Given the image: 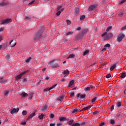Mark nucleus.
<instances>
[{
    "instance_id": "25",
    "label": "nucleus",
    "mask_w": 126,
    "mask_h": 126,
    "mask_svg": "<svg viewBox=\"0 0 126 126\" xmlns=\"http://www.w3.org/2000/svg\"><path fill=\"white\" fill-rule=\"evenodd\" d=\"M116 106L118 108H120L121 107V106H122V103H121V102H118L117 103Z\"/></svg>"
},
{
    "instance_id": "31",
    "label": "nucleus",
    "mask_w": 126,
    "mask_h": 126,
    "mask_svg": "<svg viewBox=\"0 0 126 126\" xmlns=\"http://www.w3.org/2000/svg\"><path fill=\"white\" fill-rule=\"evenodd\" d=\"M83 19H85V15H82V16L80 17V20L81 21L83 20Z\"/></svg>"
},
{
    "instance_id": "19",
    "label": "nucleus",
    "mask_w": 126,
    "mask_h": 126,
    "mask_svg": "<svg viewBox=\"0 0 126 126\" xmlns=\"http://www.w3.org/2000/svg\"><path fill=\"white\" fill-rule=\"evenodd\" d=\"M74 122V120H72L70 121H69L67 123V124L69 125V126H71L72 125V124H73V122Z\"/></svg>"
},
{
    "instance_id": "50",
    "label": "nucleus",
    "mask_w": 126,
    "mask_h": 126,
    "mask_svg": "<svg viewBox=\"0 0 126 126\" xmlns=\"http://www.w3.org/2000/svg\"><path fill=\"white\" fill-rule=\"evenodd\" d=\"M106 35H107V32H104V33H103L101 36H102V37H105V36H106Z\"/></svg>"
},
{
    "instance_id": "28",
    "label": "nucleus",
    "mask_w": 126,
    "mask_h": 126,
    "mask_svg": "<svg viewBox=\"0 0 126 126\" xmlns=\"http://www.w3.org/2000/svg\"><path fill=\"white\" fill-rule=\"evenodd\" d=\"M23 116H26L27 115V111L24 110L22 113Z\"/></svg>"
},
{
    "instance_id": "62",
    "label": "nucleus",
    "mask_w": 126,
    "mask_h": 126,
    "mask_svg": "<svg viewBox=\"0 0 126 126\" xmlns=\"http://www.w3.org/2000/svg\"><path fill=\"white\" fill-rule=\"evenodd\" d=\"M3 30H4L3 28H0V32H1L2 31H3Z\"/></svg>"
},
{
    "instance_id": "24",
    "label": "nucleus",
    "mask_w": 126,
    "mask_h": 126,
    "mask_svg": "<svg viewBox=\"0 0 126 126\" xmlns=\"http://www.w3.org/2000/svg\"><path fill=\"white\" fill-rule=\"evenodd\" d=\"M72 34H73V32H68L65 35L66 36H68V35H72Z\"/></svg>"
},
{
    "instance_id": "9",
    "label": "nucleus",
    "mask_w": 126,
    "mask_h": 126,
    "mask_svg": "<svg viewBox=\"0 0 126 126\" xmlns=\"http://www.w3.org/2000/svg\"><path fill=\"white\" fill-rule=\"evenodd\" d=\"M56 86H57V84H55V85L52 86L50 88H47L45 89L44 91L45 92H47L48 91H50V90H52V89H54V88H55V87H56Z\"/></svg>"
},
{
    "instance_id": "10",
    "label": "nucleus",
    "mask_w": 126,
    "mask_h": 126,
    "mask_svg": "<svg viewBox=\"0 0 126 126\" xmlns=\"http://www.w3.org/2000/svg\"><path fill=\"white\" fill-rule=\"evenodd\" d=\"M113 37V33L112 32L108 33L105 36V39L106 40H109L110 38H112Z\"/></svg>"
},
{
    "instance_id": "22",
    "label": "nucleus",
    "mask_w": 126,
    "mask_h": 126,
    "mask_svg": "<svg viewBox=\"0 0 126 126\" xmlns=\"http://www.w3.org/2000/svg\"><path fill=\"white\" fill-rule=\"evenodd\" d=\"M74 57H75L74 54H70L67 59H72Z\"/></svg>"
},
{
    "instance_id": "1",
    "label": "nucleus",
    "mask_w": 126,
    "mask_h": 126,
    "mask_svg": "<svg viewBox=\"0 0 126 126\" xmlns=\"http://www.w3.org/2000/svg\"><path fill=\"white\" fill-rule=\"evenodd\" d=\"M55 62H56V60H52L48 63V64H50L51 67L54 68L60 67V64H59L58 63H55Z\"/></svg>"
},
{
    "instance_id": "56",
    "label": "nucleus",
    "mask_w": 126,
    "mask_h": 126,
    "mask_svg": "<svg viewBox=\"0 0 126 126\" xmlns=\"http://www.w3.org/2000/svg\"><path fill=\"white\" fill-rule=\"evenodd\" d=\"M77 31H80L81 30V27H79L77 29Z\"/></svg>"
},
{
    "instance_id": "29",
    "label": "nucleus",
    "mask_w": 126,
    "mask_h": 126,
    "mask_svg": "<svg viewBox=\"0 0 126 126\" xmlns=\"http://www.w3.org/2000/svg\"><path fill=\"white\" fill-rule=\"evenodd\" d=\"M31 60H32V58H31V57L28 58L26 60V63H29V62H30V61H31Z\"/></svg>"
},
{
    "instance_id": "55",
    "label": "nucleus",
    "mask_w": 126,
    "mask_h": 126,
    "mask_svg": "<svg viewBox=\"0 0 126 126\" xmlns=\"http://www.w3.org/2000/svg\"><path fill=\"white\" fill-rule=\"evenodd\" d=\"M66 79L65 78H63V79L61 80V82H64V81H65Z\"/></svg>"
},
{
    "instance_id": "42",
    "label": "nucleus",
    "mask_w": 126,
    "mask_h": 126,
    "mask_svg": "<svg viewBox=\"0 0 126 126\" xmlns=\"http://www.w3.org/2000/svg\"><path fill=\"white\" fill-rule=\"evenodd\" d=\"M81 37H80V36L79 35H77V36H76V39L77 40H79V39H81Z\"/></svg>"
},
{
    "instance_id": "6",
    "label": "nucleus",
    "mask_w": 126,
    "mask_h": 126,
    "mask_svg": "<svg viewBox=\"0 0 126 126\" xmlns=\"http://www.w3.org/2000/svg\"><path fill=\"white\" fill-rule=\"evenodd\" d=\"M86 97V94H78L76 96L77 99H78L79 100H81V99H84Z\"/></svg>"
},
{
    "instance_id": "58",
    "label": "nucleus",
    "mask_w": 126,
    "mask_h": 126,
    "mask_svg": "<svg viewBox=\"0 0 126 126\" xmlns=\"http://www.w3.org/2000/svg\"><path fill=\"white\" fill-rule=\"evenodd\" d=\"M56 126V124L53 123V124H50V126Z\"/></svg>"
},
{
    "instance_id": "38",
    "label": "nucleus",
    "mask_w": 126,
    "mask_h": 126,
    "mask_svg": "<svg viewBox=\"0 0 126 126\" xmlns=\"http://www.w3.org/2000/svg\"><path fill=\"white\" fill-rule=\"evenodd\" d=\"M61 13H62V11H59L56 13V15H57V16H60V15H61Z\"/></svg>"
},
{
    "instance_id": "63",
    "label": "nucleus",
    "mask_w": 126,
    "mask_h": 126,
    "mask_svg": "<svg viewBox=\"0 0 126 126\" xmlns=\"http://www.w3.org/2000/svg\"><path fill=\"white\" fill-rule=\"evenodd\" d=\"M62 125H63V124H62V123H59V124H57V126H62Z\"/></svg>"
},
{
    "instance_id": "59",
    "label": "nucleus",
    "mask_w": 126,
    "mask_h": 126,
    "mask_svg": "<svg viewBox=\"0 0 126 126\" xmlns=\"http://www.w3.org/2000/svg\"><path fill=\"white\" fill-rule=\"evenodd\" d=\"M90 89H93V88H94V86H93V85H90Z\"/></svg>"
},
{
    "instance_id": "3",
    "label": "nucleus",
    "mask_w": 126,
    "mask_h": 126,
    "mask_svg": "<svg viewBox=\"0 0 126 126\" xmlns=\"http://www.w3.org/2000/svg\"><path fill=\"white\" fill-rule=\"evenodd\" d=\"M28 71H29V70L25 71L24 72H23L19 74L18 76L16 77V80H19V79H21V77H22V76L24 75V74H25V73H27V72H28Z\"/></svg>"
},
{
    "instance_id": "15",
    "label": "nucleus",
    "mask_w": 126,
    "mask_h": 126,
    "mask_svg": "<svg viewBox=\"0 0 126 126\" xmlns=\"http://www.w3.org/2000/svg\"><path fill=\"white\" fill-rule=\"evenodd\" d=\"M34 116H35V112L33 113L32 114L30 115V116L27 119V121H29L30 120H31V119H32L33 117H34Z\"/></svg>"
},
{
    "instance_id": "13",
    "label": "nucleus",
    "mask_w": 126,
    "mask_h": 126,
    "mask_svg": "<svg viewBox=\"0 0 126 126\" xmlns=\"http://www.w3.org/2000/svg\"><path fill=\"white\" fill-rule=\"evenodd\" d=\"M92 107V105H89L87 107H84V108H83L81 110V111H86L87 110H89V109H91V107Z\"/></svg>"
},
{
    "instance_id": "53",
    "label": "nucleus",
    "mask_w": 126,
    "mask_h": 126,
    "mask_svg": "<svg viewBox=\"0 0 126 126\" xmlns=\"http://www.w3.org/2000/svg\"><path fill=\"white\" fill-rule=\"evenodd\" d=\"M104 125H105V123H104V122H102L101 123H100L99 124L100 126H104Z\"/></svg>"
},
{
    "instance_id": "20",
    "label": "nucleus",
    "mask_w": 126,
    "mask_h": 126,
    "mask_svg": "<svg viewBox=\"0 0 126 126\" xmlns=\"http://www.w3.org/2000/svg\"><path fill=\"white\" fill-rule=\"evenodd\" d=\"M6 80H3V78H1L0 80V82L1 84H3V83H5Z\"/></svg>"
},
{
    "instance_id": "49",
    "label": "nucleus",
    "mask_w": 126,
    "mask_h": 126,
    "mask_svg": "<svg viewBox=\"0 0 126 126\" xmlns=\"http://www.w3.org/2000/svg\"><path fill=\"white\" fill-rule=\"evenodd\" d=\"M10 57V55H6V60H8V61H9V58Z\"/></svg>"
},
{
    "instance_id": "34",
    "label": "nucleus",
    "mask_w": 126,
    "mask_h": 126,
    "mask_svg": "<svg viewBox=\"0 0 126 126\" xmlns=\"http://www.w3.org/2000/svg\"><path fill=\"white\" fill-rule=\"evenodd\" d=\"M112 30V26L108 27L106 29V31L107 32H108V31H110V30Z\"/></svg>"
},
{
    "instance_id": "61",
    "label": "nucleus",
    "mask_w": 126,
    "mask_h": 126,
    "mask_svg": "<svg viewBox=\"0 0 126 126\" xmlns=\"http://www.w3.org/2000/svg\"><path fill=\"white\" fill-rule=\"evenodd\" d=\"M22 125H23V126H26V122L22 123Z\"/></svg>"
},
{
    "instance_id": "16",
    "label": "nucleus",
    "mask_w": 126,
    "mask_h": 126,
    "mask_svg": "<svg viewBox=\"0 0 126 126\" xmlns=\"http://www.w3.org/2000/svg\"><path fill=\"white\" fill-rule=\"evenodd\" d=\"M20 95L24 97H28V94H27L25 92H23L22 94H20Z\"/></svg>"
},
{
    "instance_id": "11",
    "label": "nucleus",
    "mask_w": 126,
    "mask_h": 126,
    "mask_svg": "<svg viewBox=\"0 0 126 126\" xmlns=\"http://www.w3.org/2000/svg\"><path fill=\"white\" fill-rule=\"evenodd\" d=\"M59 120L60 121V122H65L67 121H69V119H68V118H67L66 117H60L59 119Z\"/></svg>"
},
{
    "instance_id": "33",
    "label": "nucleus",
    "mask_w": 126,
    "mask_h": 126,
    "mask_svg": "<svg viewBox=\"0 0 126 126\" xmlns=\"http://www.w3.org/2000/svg\"><path fill=\"white\" fill-rule=\"evenodd\" d=\"M6 4L4 1H2L0 3V6H2V5H5Z\"/></svg>"
},
{
    "instance_id": "48",
    "label": "nucleus",
    "mask_w": 126,
    "mask_h": 126,
    "mask_svg": "<svg viewBox=\"0 0 126 126\" xmlns=\"http://www.w3.org/2000/svg\"><path fill=\"white\" fill-rule=\"evenodd\" d=\"M100 111H94V115H97V114H98V113H99Z\"/></svg>"
},
{
    "instance_id": "39",
    "label": "nucleus",
    "mask_w": 126,
    "mask_h": 126,
    "mask_svg": "<svg viewBox=\"0 0 126 126\" xmlns=\"http://www.w3.org/2000/svg\"><path fill=\"white\" fill-rule=\"evenodd\" d=\"M110 124H111V125H115V120H111L110 121Z\"/></svg>"
},
{
    "instance_id": "14",
    "label": "nucleus",
    "mask_w": 126,
    "mask_h": 126,
    "mask_svg": "<svg viewBox=\"0 0 126 126\" xmlns=\"http://www.w3.org/2000/svg\"><path fill=\"white\" fill-rule=\"evenodd\" d=\"M9 45L12 47H14L16 45V43L15 42H14L13 40H12L10 41Z\"/></svg>"
},
{
    "instance_id": "4",
    "label": "nucleus",
    "mask_w": 126,
    "mask_h": 126,
    "mask_svg": "<svg viewBox=\"0 0 126 126\" xmlns=\"http://www.w3.org/2000/svg\"><path fill=\"white\" fill-rule=\"evenodd\" d=\"M125 34L120 33L119 34L118 37L117 38V42L119 43L122 42L123 41V38H125Z\"/></svg>"
},
{
    "instance_id": "47",
    "label": "nucleus",
    "mask_w": 126,
    "mask_h": 126,
    "mask_svg": "<svg viewBox=\"0 0 126 126\" xmlns=\"http://www.w3.org/2000/svg\"><path fill=\"white\" fill-rule=\"evenodd\" d=\"M86 91H90V87H88L85 89Z\"/></svg>"
},
{
    "instance_id": "45",
    "label": "nucleus",
    "mask_w": 126,
    "mask_h": 126,
    "mask_svg": "<svg viewBox=\"0 0 126 126\" xmlns=\"http://www.w3.org/2000/svg\"><path fill=\"white\" fill-rule=\"evenodd\" d=\"M71 23V22L69 20H67V25H70V24Z\"/></svg>"
},
{
    "instance_id": "51",
    "label": "nucleus",
    "mask_w": 126,
    "mask_h": 126,
    "mask_svg": "<svg viewBox=\"0 0 126 126\" xmlns=\"http://www.w3.org/2000/svg\"><path fill=\"white\" fill-rule=\"evenodd\" d=\"M114 108H115V105H112L111 107V111H113V110H114Z\"/></svg>"
},
{
    "instance_id": "43",
    "label": "nucleus",
    "mask_w": 126,
    "mask_h": 126,
    "mask_svg": "<svg viewBox=\"0 0 126 126\" xmlns=\"http://www.w3.org/2000/svg\"><path fill=\"white\" fill-rule=\"evenodd\" d=\"M34 2H35V0H32V1L30 2L28 4H29V5H31V4H33V3H34Z\"/></svg>"
},
{
    "instance_id": "2",
    "label": "nucleus",
    "mask_w": 126,
    "mask_h": 126,
    "mask_svg": "<svg viewBox=\"0 0 126 126\" xmlns=\"http://www.w3.org/2000/svg\"><path fill=\"white\" fill-rule=\"evenodd\" d=\"M42 33H43V31L40 30L34 35V40H39L42 38Z\"/></svg>"
},
{
    "instance_id": "46",
    "label": "nucleus",
    "mask_w": 126,
    "mask_h": 126,
    "mask_svg": "<svg viewBox=\"0 0 126 126\" xmlns=\"http://www.w3.org/2000/svg\"><path fill=\"white\" fill-rule=\"evenodd\" d=\"M62 7H63V6L62 5L59 6L57 8V11H59V10H60V9H61V8H62Z\"/></svg>"
},
{
    "instance_id": "37",
    "label": "nucleus",
    "mask_w": 126,
    "mask_h": 126,
    "mask_svg": "<svg viewBox=\"0 0 126 126\" xmlns=\"http://www.w3.org/2000/svg\"><path fill=\"white\" fill-rule=\"evenodd\" d=\"M104 47H105L106 48H110V47H111V45H110V44L109 43H107Z\"/></svg>"
},
{
    "instance_id": "21",
    "label": "nucleus",
    "mask_w": 126,
    "mask_h": 126,
    "mask_svg": "<svg viewBox=\"0 0 126 126\" xmlns=\"http://www.w3.org/2000/svg\"><path fill=\"white\" fill-rule=\"evenodd\" d=\"M116 63L114 64L113 66H112L111 67H110V70L111 71H112V70H114V69H115V67H116Z\"/></svg>"
},
{
    "instance_id": "64",
    "label": "nucleus",
    "mask_w": 126,
    "mask_h": 126,
    "mask_svg": "<svg viewBox=\"0 0 126 126\" xmlns=\"http://www.w3.org/2000/svg\"><path fill=\"white\" fill-rule=\"evenodd\" d=\"M126 2V0H123L121 2V3H124Z\"/></svg>"
},
{
    "instance_id": "26",
    "label": "nucleus",
    "mask_w": 126,
    "mask_h": 126,
    "mask_svg": "<svg viewBox=\"0 0 126 126\" xmlns=\"http://www.w3.org/2000/svg\"><path fill=\"white\" fill-rule=\"evenodd\" d=\"M64 98V96H61L60 97V98H58L57 100L58 101H62V100H63Z\"/></svg>"
},
{
    "instance_id": "5",
    "label": "nucleus",
    "mask_w": 126,
    "mask_h": 126,
    "mask_svg": "<svg viewBox=\"0 0 126 126\" xmlns=\"http://www.w3.org/2000/svg\"><path fill=\"white\" fill-rule=\"evenodd\" d=\"M98 6V4H93L91 5L88 9L89 11H92V10H94V9H96L97 8V7Z\"/></svg>"
},
{
    "instance_id": "32",
    "label": "nucleus",
    "mask_w": 126,
    "mask_h": 126,
    "mask_svg": "<svg viewBox=\"0 0 126 126\" xmlns=\"http://www.w3.org/2000/svg\"><path fill=\"white\" fill-rule=\"evenodd\" d=\"M38 118L40 120H42V119H43L44 118V115L42 114H41L40 115H39L38 116Z\"/></svg>"
},
{
    "instance_id": "17",
    "label": "nucleus",
    "mask_w": 126,
    "mask_h": 126,
    "mask_svg": "<svg viewBox=\"0 0 126 126\" xmlns=\"http://www.w3.org/2000/svg\"><path fill=\"white\" fill-rule=\"evenodd\" d=\"M63 74H65V75H66L67 74H69V71H68V69L64 70L63 71Z\"/></svg>"
},
{
    "instance_id": "35",
    "label": "nucleus",
    "mask_w": 126,
    "mask_h": 126,
    "mask_svg": "<svg viewBox=\"0 0 126 126\" xmlns=\"http://www.w3.org/2000/svg\"><path fill=\"white\" fill-rule=\"evenodd\" d=\"M96 99H97V97H95L94 98H93L92 99V103H94V102H95V101H96Z\"/></svg>"
},
{
    "instance_id": "7",
    "label": "nucleus",
    "mask_w": 126,
    "mask_h": 126,
    "mask_svg": "<svg viewBox=\"0 0 126 126\" xmlns=\"http://www.w3.org/2000/svg\"><path fill=\"white\" fill-rule=\"evenodd\" d=\"M79 7H77L75 8L74 9V15H75V16H78L79 14Z\"/></svg>"
},
{
    "instance_id": "40",
    "label": "nucleus",
    "mask_w": 126,
    "mask_h": 126,
    "mask_svg": "<svg viewBox=\"0 0 126 126\" xmlns=\"http://www.w3.org/2000/svg\"><path fill=\"white\" fill-rule=\"evenodd\" d=\"M106 78H110L111 77V74H110V73L106 75Z\"/></svg>"
},
{
    "instance_id": "23",
    "label": "nucleus",
    "mask_w": 126,
    "mask_h": 126,
    "mask_svg": "<svg viewBox=\"0 0 126 126\" xmlns=\"http://www.w3.org/2000/svg\"><path fill=\"white\" fill-rule=\"evenodd\" d=\"M47 109H48V105H45L42 108V111H46V110H47Z\"/></svg>"
},
{
    "instance_id": "44",
    "label": "nucleus",
    "mask_w": 126,
    "mask_h": 126,
    "mask_svg": "<svg viewBox=\"0 0 126 126\" xmlns=\"http://www.w3.org/2000/svg\"><path fill=\"white\" fill-rule=\"evenodd\" d=\"M26 19L27 20H30L31 19V17H30V16H27V17H26Z\"/></svg>"
},
{
    "instance_id": "57",
    "label": "nucleus",
    "mask_w": 126,
    "mask_h": 126,
    "mask_svg": "<svg viewBox=\"0 0 126 126\" xmlns=\"http://www.w3.org/2000/svg\"><path fill=\"white\" fill-rule=\"evenodd\" d=\"M70 96L73 97V96H74V93H71Z\"/></svg>"
},
{
    "instance_id": "27",
    "label": "nucleus",
    "mask_w": 126,
    "mask_h": 126,
    "mask_svg": "<svg viewBox=\"0 0 126 126\" xmlns=\"http://www.w3.org/2000/svg\"><path fill=\"white\" fill-rule=\"evenodd\" d=\"M121 78H125L126 77V72L123 73L121 76Z\"/></svg>"
},
{
    "instance_id": "60",
    "label": "nucleus",
    "mask_w": 126,
    "mask_h": 126,
    "mask_svg": "<svg viewBox=\"0 0 126 126\" xmlns=\"http://www.w3.org/2000/svg\"><path fill=\"white\" fill-rule=\"evenodd\" d=\"M126 29V26L122 27L121 29H122V30H124V29Z\"/></svg>"
},
{
    "instance_id": "30",
    "label": "nucleus",
    "mask_w": 126,
    "mask_h": 126,
    "mask_svg": "<svg viewBox=\"0 0 126 126\" xmlns=\"http://www.w3.org/2000/svg\"><path fill=\"white\" fill-rule=\"evenodd\" d=\"M88 53H89V50H87L83 53V56H86V55L88 54Z\"/></svg>"
},
{
    "instance_id": "52",
    "label": "nucleus",
    "mask_w": 126,
    "mask_h": 126,
    "mask_svg": "<svg viewBox=\"0 0 126 126\" xmlns=\"http://www.w3.org/2000/svg\"><path fill=\"white\" fill-rule=\"evenodd\" d=\"M23 82H24L25 83H26V82H27V79H26V78H24L23 80Z\"/></svg>"
},
{
    "instance_id": "36",
    "label": "nucleus",
    "mask_w": 126,
    "mask_h": 126,
    "mask_svg": "<svg viewBox=\"0 0 126 126\" xmlns=\"http://www.w3.org/2000/svg\"><path fill=\"white\" fill-rule=\"evenodd\" d=\"M49 118H50V119H54V118H55V115H54L53 114H51L49 116Z\"/></svg>"
},
{
    "instance_id": "12",
    "label": "nucleus",
    "mask_w": 126,
    "mask_h": 126,
    "mask_svg": "<svg viewBox=\"0 0 126 126\" xmlns=\"http://www.w3.org/2000/svg\"><path fill=\"white\" fill-rule=\"evenodd\" d=\"M18 111H19V108H17V109L13 108L11 110L10 113L11 114H14V113H16V112H18Z\"/></svg>"
},
{
    "instance_id": "41",
    "label": "nucleus",
    "mask_w": 126,
    "mask_h": 126,
    "mask_svg": "<svg viewBox=\"0 0 126 126\" xmlns=\"http://www.w3.org/2000/svg\"><path fill=\"white\" fill-rule=\"evenodd\" d=\"M77 112H78V109H74L72 111V114H75V113H77Z\"/></svg>"
},
{
    "instance_id": "54",
    "label": "nucleus",
    "mask_w": 126,
    "mask_h": 126,
    "mask_svg": "<svg viewBox=\"0 0 126 126\" xmlns=\"http://www.w3.org/2000/svg\"><path fill=\"white\" fill-rule=\"evenodd\" d=\"M9 93V92H8V91H7L6 92H5L4 93L5 96H6V95H7Z\"/></svg>"
},
{
    "instance_id": "18",
    "label": "nucleus",
    "mask_w": 126,
    "mask_h": 126,
    "mask_svg": "<svg viewBox=\"0 0 126 126\" xmlns=\"http://www.w3.org/2000/svg\"><path fill=\"white\" fill-rule=\"evenodd\" d=\"M73 84H74V81H71L69 83L68 87H70L72 85H73Z\"/></svg>"
},
{
    "instance_id": "8",
    "label": "nucleus",
    "mask_w": 126,
    "mask_h": 126,
    "mask_svg": "<svg viewBox=\"0 0 126 126\" xmlns=\"http://www.w3.org/2000/svg\"><path fill=\"white\" fill-rule=\"evenodd\" d=\"M9 22H11V19H6L2 21L1 24H8Z\"/></svg>"
}]
</instances>
